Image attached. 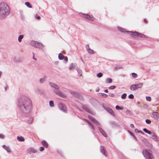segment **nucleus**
<instances>
[{
  "mask_svg": "<svg viewBox=\"0 0 159 159\" xmlns=\"http://www.w3.org/2000/svg\"><path fill=\"white\" fill-rule=\"evenodd\" d=\"M17 106L23 113H29L32 109V102L30 99L27 97L24 96L19 98Z\"/></svg>",
  "mask_w": 159,
  "mask_h": 159,
  "instance_id": "obj_1",
  "label": "nucleus"
},
{
  "mask_svg": "<svg viewBox=\"0 0 159 159\" xmlns=\"http://www.w3.org/2000/svg\"><path fill=\"white\" fill-rule=\"evenodd\" d=\"M10 9L8 4L5 2L0 3V20H3L10 14Z\"/></svg>",
  "mask_w": 159,
  "mask_h": 159,
  "instance_id": "obj_2",
  "label": "nucleus"
},
{
  "mask_svg": "<svg viewBox=\"0 0 159 159\" xmlns=\"http://www.w3.org/2000/svg\"><path fill=\"white\" fill-rule=\"evenodd\" d=\"M50 86L54 89V92L56 94L62 98L65 97V95L59 90V87L57 85L54 83L50 82Z\"/></svg>",
  "mask_w": 159,
  "mask_h": 159,
  "instance_id": "obj_3",
  "label": "nucleus"
},
{
  "mask_svg": "<svg viewBox=\"0 0 159 159\" xmlns=\"http://www.w3.org/2000/svg\"><path fill=\"white\" fill-rule=\"evenodd\" d=\"M143 154L145 159H153L152 153L147 149H144L143 150Z\"/></svg>",
  "mask_w": 159,
  "mask_h": 159,
  "instance_id": "obj_4",
  "label": "nucleus"
},
{
  "mask_svg": "<svg viewBox=\"0 0 159 159\" xmlns=\"http://www.w3.org/2000/svg\"><path fill=\"white\" fill-rule=\"evenodd\" d=\"M30 44L33 47H35L39 49H41L43 48V44L39 42L34 40L31 41Z\"/></svg>",
  "mask_w": 159,
  "mask_h": 159,
  "instance_id": "obj_5",
  "label": "nucleus"
},
{
  "mask_svg": "<svg viewBox=\"0 0 159 159\" xmlns=\"http://www.w3.org/2000/svg\"><path fill=\"white\" fill-rule=\"evenodd\" d=\"M58 107L60 110L64 112H66V108L65 105L61 103H59L58 104Z\"/></svg>",
  "mask_w": 159,
  "mask_h": 159,
  "instance_id": "obj_6",
  "label": "nucleus"
},
{
  "mask_svg": "<svg viewBox=\"0 0 159 159\" xmlns=\"http://www.w3.org/2000/svg\"><path fill=\"white\" fill-rule=\"evenodd\" d=\"M27 151L28 153L30 154H32L33 153H35L37 152V151L33 147H30L28 148L27 150Z\"/></svg>",
  "mask_w": 159,
  "mask_h": 159,
  "instance_id": "obj_7",
  "label": "nucleus"
},
{
  "mask_svg": "<svg viewBox=\"0 0 159 159\" xmlns=\"http://www.w3.org/2000/svg\"><path fill=\"white\" fill-rule=\"evenodd\" d=\"M82 108L87 112L90 113L91 114H93V112L89 108L86 106L82 105L81 107Z\"/></svg>",
  "mask_w": 159,
  "mask_h": 159,
  "instance_id": "obj_8",
  "label": "nucleus"
},
{
  "mask_svg": "<svg viewBox=\"0 0 159 159\" xmlns=\"http://www.w3.org/2000/svg\"><path fill=\"white\" fill-rule=\"evenodd\" d=\"M151 135V138L156 141H158L159 140V139L157 135L154 132H151V134H150Z\"/></svg>",
  "mask_w": 159,
  "mask_h": 159,
  "instance_id": "obj_9",
  "label": "nucleus"
},
{
  "mask_svg": "<svg viewBox=\"0 0 159 159\" xmlns=\"http://www.w3.org/2000/svg\"><path fill=\"white\" fill-rule=\"evenodd\" d=\"M71 93L73 94L75 97L78 98L80 99H83L81 95L77 92L72 91L71 92Z\"/></svg>",
  "mask_w": 159,
  "mask_h": 159,
  "instance_id": "obj_10",
  "label": "nucleus"
},
{
  "mask_svg": "<svg viewBox=\"0 0 159 159\" xmlns=\"http://www.w3.org/2000/svg\"><path fill=\"white\" fill-rule=\"evenodd\" d=\"M88 117L92 121L93 123L96 125H100V124L99 123L94 119L91 116L89 115Z\"/></svg>",
  "mask_w": 159,
  "mask_h": 159,
  "instance_id": "obj_11",
  "label": "nucleus"
},
{
  "mask_svg": "<svg viewBox=\"0 0 159 159\" xmlns=\"http://www.w3.org/2000/svg\"><path fill=\"white\" fill-rule=\"evenodd\" d=\"M100 149L101 152L106 157H107V155L106 154L107 151L105 149V147L103 146H101L100 147Z\"/></svg>",
  "mask_w": 159,
  "mask_h": 159,
  "instance_id": "obj_12",
  "label": "nucleus"
},
{
  "mask_svg": "<svg viewBox=\"0 0 159 159\" xmlns=\"http://www.w3.org/2000/svg\"><path fill=\"white\" fill-rule=\"evenodd\" d=\"M2 148L5 149L8 152H11V149L9 147L3 145L2 146Z\"/></svg>",
  "mask_w": 159,
  "mask_h": 159,
  "instance_id": "obj_13",
  "label": "nucleus"
},
{
  "mask_svg": "<svg viewBox=\"0 0 159 159\" xmlns=\"http://www.w3.org/2000/svg\"><path fill=\"white\" fill-rule=\"evenodd\" d=\"M105 109L109 113L112 114V115L115 116V114L113 111L111 109L109 108H105Z\"/></svg>",
  "mask_w": 159,
  "mask_h": 159,
  "instance_id": "obj_14",
  "label": "nucleus"
},
{
  "mask_svg": "<svg viewBox=\"0 0 159 159\" xmlns=\"http://www.w3.org/2000/svg\"><path fill=\"white\" fill-rule=\"evenodd\" d=\"M98 129L100 132L105 137H107V135L105 134L103 130L99 127H98Z\"/></svg>",
  "mask_w": 159,
  "mask_h": 159,
  "instance_id": "obj_15",
  "label": "nucleus"
},
{
  "mask_svg": "<svg viewBox=\"0 0 159 159\" xmlns=\"http://www.w3.org/2000/svg\"><path fill=\"white\" fill-rule=\"evenodd\" d=\"M47 79V77L44 76L40 79V82L41 84H43L45 81Z\"/></svg>",
  "mask_w": 159,
  "mask_h": 159,
  "instance_id": "obj_16",
  "label": "nucleus"
},
{
  "mask_svg": "<svg viewBox=\"0 0 159 159\" xmlns=\"http://www.w3.org/2000/svg\"><path fill=\"white\" fill-rule=\"evenodd\" d=\"M84 119L86 121H87L88 123H89V127H90L93 130H95L93 125L88 120L85 119L84 118Z\"/></svg>",
  "mask_w": 159,
  "mask_h": 159,
  "instance_id": "obj_17",
  "label": "nucleus"
},
{
  "mask_svg": "<svg viewBox=\"0 0 159 159\" xmlns=\"http://www.w3.org/2000/svg\"><path fill=\"white\" fill-rule=\"evenodd\" d=\"M34 93L35 94H40L41 93V91L40 89H35L34 90Z\"/></svg>",
  "mask_w": 159,
  "mask_h": 159,
  "instance_id": "obj_18",
  "label": "nucleus"
},
{
  "mask_svg": "<svg viewBox=\"0 0 159 159\" xmlns=\"http://www.w3.org/2000/svg\"><path fill=\"white\" fill-rule=\"evenodd\" d=\"M42 143L43 146L45 148H47L48 147V145L47 142L45 140L42 141Z\"/></svg>",
  "mask_w": 159,
  "mask_h": 159,
  "instance_id": "obj_19",
  "label": "nucleus"
},
{
  "mask_svg": "<svg viewBox=\"0 0 159 159\" xmlns=\"http://www.w3.org/2000/svg\"><path fill=\"white\" fill-rule=\"evenodd\" d=\"M130 89L132 91H134L137 89L135 84L132 85L130 87Z\"/></svg>",
  "mask_w": 159,
  "mask_h": 159,
  "instance_id": "obj_20",
  "label": "nucleus"
},
{
  "mask_svg": "<svg viewBox=\"0 0 159 159\" xmlns=\"http://www.w3.org/2000/svg\"><path fill=\"white\" fill-rule=\"evenodd\" d=\"M17 139L20 142H23L25 140L24 137L22 136H18L17 137Z\"/></svg>",
  "mask_w": 159,
  "mask_h": 159,
  "instance_id": "obj_21",
  "label": "nucleus"
},
{
  "mask_svg": "<svg viewBox=\"0 0 159 159\" xmlns=\"http://www.w3.org/2000/svg\"><path fill=\"white\" fill-rule=\"evenodd\" d=\"M129 32L131 33V34L132 35L136 36H139V33H138L136 31H134V32H133L129 31Z\"/></svg>",
  "mask_w": 159,
  "mask_h": 159,
  "instance_id": "obj_22",
  "label": "nucleus"
},
{
  "mask_svg": "<svg viewBox=\"0 0 159 159\" xmlns=\"http://www.w3.org/2000/svg\"><path fill=\"white\" fill-rule=\"evenodd\" d=\"M58 58L59 60H62L64 58V56L61 53H59L58 56Z\"/></svg>",
  "mask_w": 159,
  "mask_h": 159,
  "instance_id": "obj_23",
  "label": "nucleus"
},
{
  "mask_svg": "<svg viewBox=\"0 0 159 159\" xmlns=\"http://www.w3.org/2000/svg\"><path fill=\"white\" fill-rule=\"evenodd\" d=\"M135 85L137 89H138L141 88L143 85V83H140L139 84H136Z\"/></svg>",
  "mask_w": 159,
  "mask_h": 159,
  "instance_id": "obj_24",
  "label": "nucleus"
},
{
  "mask_svg": "<svg viewBox=\"0 0 159 159\" xmlns=\"http://www.w3.org/2000/svg\"><path fill=\"white\" fill-rule=\"evenodd\" d=\"M83 17L89 20H91V17L88 14H83Z\"/></svg>",
  "mask_w": 159,
  "mask_h": 159,
  "instance_id": "obj_25",
  "label": "nucleus"
},
{
  "mask_svg": "<svg viewBox=\"0 0 159 159\" xmlns=\"http://www.w3.org/2000/svg\"><path fill=\"white\" fill-rule=\"evenodd\" d=\"M23 37H24L23 35H20L18 37V41L19 42H20L21 41L22 39H23Z\"/></svg>",
  "mask_w": 159,
  "mask_h": 159,
  "instance_id": "obj_26",
  "label": "nucleus"
},
{
  "mask_svg": "<svg viewBox=\"0 0 159 159\" xmlns=\"http://www.w3.org/2000/svg\"><path fill=\"white\" fill-rule=\"evenodd\" d=\"M75 66V64H74L73 63H71L69 66V70H71L73 69Z\"/></svg>",
  "mask_w": 159,
  "mask_h": 159,
  "instance_id": "obj_27",
  "label": "nucleus"
},
{
  "mask_svg": "<svg viewBox=\"0 0 159 159\" xmlns=\"http://www.w3.org/2000/svg\"><path fill=\"white\" fill-rule=\"evenodd\" d=\"M76 70H77L78 74L80 75V76H81L82 75V71L80 69H79L78 68H76Z\"/></svg>",
  "mask_w": 159,
  "mask_h": 159,
  "instance_id": "obj_28",
  "label": "nucleus"
},
{
  "mask_svg": "<svg viewBox=\"0 0 159 159\" xmlns=\"http://www.w3.org/2000/svg\"><path fill=\"white\" fill-rule=\"evenodd\" d=\"M152 115L155 118H157L159 116L158 113L157 112H153Z\"/></svg>",
  "mask_w": 159,
  "mask_h": 159,
  "instance_id": "obj_29",
  "label": "nucleus"
},
{
  "mask_svg": "<svg viewBox=\"0 0 159 159\" xmlns=\"http://www.w3.org/2000/svg\"><path fill=\"white\" fill-rule=\"evenodd\" d=\"M87 51L88 53L91 54H93L94 53V51L91 48L88 49Z\"/></svg>",
  "mask_w": 159,
  "mask_h": 159,
  "instance_id": "obj_30",
  "label": "nucleus"
},
{
  "mask_svg": "<svg viewBox=\"0 0 159 159\" xmlns=\"http://www.w3.org/2000/svg\"><path fill=\"white\" fill-rule=\"evenodd\" d=\"M139 36L141 38H147V36L141 33H139Z\"/></svg>",
  "mask_w": 159,
  "mask_h": 159,
  "instance_id": "obj_31",
  "label": "nucleus"
},
{
  "mask_svg": "<svg viewBox=\"0 0 159 159\" xmlns=\"http://www.w3.org/2000/svg\"><path fill=\"white\" fill-rule=\"evenodd\" d=\"M25 5L27 6V7L30 8H32V6L30 5V3L29 2H25Z\"/></svg>",
  "mask_w": 159,
  "mask_h": 159,
  "instance_id": "obj_32",
  "label": "nucleus"
},
{
  "mask_svg": "<svg viewBox=\"0 0 159 159\" xmlns=\"http://www.w3.org/2000/svg\"><path fill=\"white\" fill-rule=\"evenodd\" d=\"M143 130L144 132H145V133H148V134H151V132L149 130H147L146 129L144 128L143 129Z\"/></svg>",
  "mask_w": 159,
  "mask_h": 159,
  "instance_id": "obj_33",
  "label": "nucleus"
},
{
  "mask_svg": "<svg viewBox=\"0 0 159 159\" xmlns=\"http://www.w3.org/2000/svg\"><path fill=\"white\" fill-rule=\"evenodd\" d=\"M127 96V94L126 93H124L121 96V98L122 99H125Z\"/></svg>",
  "mask_w": 159,
  "mask_h": 159,
  "instance_id": "obj_34",
  "label": "nucleus"
},
{
  "mask_svg": "<svg viewBox=\"0 0 159 159\" xmlns=\"http://www.w3.org/2000/svg\"><path fill=\"white\" fill-rule=\"evenodd\" d=\"M106 81L107 83H111L112 82V80L111 78H107Z\"/></svg>",
  "mask_w": 159,
  "mask_h": 159,
  "instance_id": "obj_35",
  "label": "nucleus"
},
{
  "mask_svg": "<svg viewBox=\"0 0 159 159\" xmlns=\"http://www.w3.org/2000/svg\"><path fill=\"white\" fill-rule=\"evenodd\" d=\"M126 113L127 115L128 116H130L131 115V111L128 110H127L126 111Z\"/></svg>",
  "mask_w": 159,
  "mask_h": 159,
  "instance_id": "obj_36",
  "label": "nucleus"
},
{
  "mask_svg": "<svg viewBox=\"0 0 159 159\" xmlns=\"http://www.w3.org/2000/svg\"><path fill=\"white\" fill-rule=\"evenodd\" d=\"M102 75H103V74H102V73H100V72L98 73L97 75V76L98 78H100V77H102Z\"/></svg>",
  "mask_w": 159,
  "mask_h": 159,
  "instance_id": "obj_37",
  "label": "nucleus"
},
{
  "mask_svg": "<svg viewBox=\"0 0 159 159\" xmlns=\"http://www.w3.org/2000/svg\"><path fill=\"white\" fill-rule=\"evenodd\" d=\"M116 110H123V108L120 107L119 106L117 105L116 106Z\"/></svg>",
  "mask_w": 159,
  "mask_h": 159,
  "instance_id": "obj_38",
  "label": "nucleus"
},
{
  "mask_svg": "<svg viewBox=\"0 0 159 159\" xmlns=\"http://www.w3.org/2000/svg\"><path fill=\"white\" fill-rule=\"evenodd\" d=\"M102 94V96L103 97V98H106L107 97L108 95H107L104 93H100Z\"/></svg>",
  "mask_w": 159,
  "mask_h": 159,
  "instance_id": "obj_39",
  "label": "nucleus"
},
{
  "mask_svg": "<svg viewBox=\"0 0 159 159\" xmlns=\"http://www.w3.org/2000/svg\"><path fill=\"white\" fill-rule=\"evenodd\" d=\"M146 100L149 102H150L151 100V98L150 97L148 96L146 97Z\"/></svg>",
  "mask_w": 159,
  "mask_h": 159,
  "instance_id": "obj_40",
  "label": "nucleus"
},
{
  "mask_svg": "<svg viewBox=\"0 0 159 159\" xmlns=\"http://www.w3.org/2000/svg\"><path fill=\"white\" fill-rule=\"evenodd\" d=\"M132 76L133 77L136 78L137 77V75L135 73H133L132 74Z\"/></svg>",
  "mask_w": 159,
  "mask_h": 159,
  "instance_id": "obj_41",
  "label": "nucleus"
},
{
  "mask_svg": "<svg viewBox=\"0 0 159 159\" xmlns=\"http://www.w3.org/2000/svg\"><path fill=\"white\" fill-rule=\"evenodd\" d=\"M128 98H129L130 99H133L134 98V96L133 94H129L128 96Z\"/></svg>",
  "mask_w": 159,
  "mask_h": 159,
  "instance_id": "obj_42",
  "label": "nucleus"
},
{
  "mask_svg": "<svg viewBox=\"0 0 159 159\" xmlns=\"http://www.w3.org/2000/svg\"><path fill=\"white\" fill-rule=\"evenodd\" d=\"M28 122L30 124H31L32 122V118H30L28 120Z\"/></svg>",
  "mask_w": 159,
  "mask_h": 159,
  "instance_id": "obj_43",
  "label": "nucleus"
},
{
  "mask_svg": "<svg viewBox=\"0 0 159 159\" xmlns=\"http://www.w3.org/2000/svg\"><path fill=\"white\" fill-rule=\"evenodd\" d=\"M54 106V102L50 100V107H53Z\"/></svg>",
  "mask_w": 159,
  "mask_h": 159,
  "instance_id": "obj_44",
  "label": "nucleus"
},
{
  "mask_svg": "<svg viewBox=\"0 0 159 159\" xmlns=\"http://www.w3.org/2000/svg\"><path fill=\"white\" fill-rule=\"evenodd\" d=\"M116 88V86H111L109 87V89H113Z\"/></svg>",
  "mask_w": 159,
  "mask_h": 159,
  "instance_id": "obj_45",
  "label": "nucleus"
},
{
  "mask_svg": "<svg viewBox=\"0 0 159 159\" xmlns=\"http://www.w3.org/2000/svg\"><path fill=\"white\" fill-rule=\"evenodd\" d=\"M146 122L148 124H150L151 123V121L150 120L147 119L145 120Z\"/></svg>",
  "mask_w": 159,
  "mask_h": 159,
  "instance_id": "obj_46",
  "label": "nucleus"
},
{
  "mask_svg": "<svg viewBox=\"0 0 159 159\" xmlns=\"http://www.w3.org/2000/svg\"><path fill=\"white\" fill-rule=\"evenodd\" d=\"M4 136L2 134H0V138L1 139H4Z\"/></svg>",
  "mask_w": 159,
  "mask_h": 159,
  "instance_id": "obj_47",
  "label": "nucleus"
},
{
  "mask_svg": "<svg viewBox=\"0 0 159 159\" xmlns=\"http://www.w3.org/2000/svg\"><path fill=\"white\" fill-rule=\"evenodd\" d=\"M64 61L67 62L68 61V58L67 57H64L63 58Z\"/></svg>",
  "mask_w": 159,
  "mask_h": 159,
  "instance_id": "obj_48",
  "label": "nucleus"
},
{
  "mask_svg": "<svg viewBox=\"0 0 159 159\" xmlns=\"http://www.w3.org/2000/svg\"><path fill=\"white\" fill-rule=\"evenodd\" d=\"M109 95L111 97H114L115 96V95L113 93H109Z\"/></svg>",
  "mask_w": 159,
  "mask_h": 159,
  "instance_id": "obj_49",
  "label": "nucleus"
},
{
  "mask_svg": "<svg viewBox=\"0 0 159 159\" xmlns=\"http://www.w3.org/2000/svg\"><path fill=\"white\" fill-rule=\"evenodd\" d=\"M44 147H40V149L39 150L40 151H42L44 150Z\"/></svg>",
  "mask_w": 159,
  "mask_h": 159,
  "instance_id": "obj_50",
  "label": "nucleus"
},
{
  "mask_svg": "<svg viewBox=\"0 0 159 159\" xmlns=\"http://www.w3.org/2000/svg\"><path fill=\"white\" fill-rule=\"evenodd\" d=\"M86 48L87 49V50H88V49H90V48L89 47V46L88 44H87L86 46Z\"/></svg>",
  "mask_w": 159,
  "mask_h": 159,
  "instance_id": "obj_51",
  "label": "nucleus"
},
{
  "mask_svg": "<svg viewBox=\"0 0 159 159\" xmlns=\"http://www.w3.org/2000/svg\"><path fill=\"white\" fill-rule=\"evenodd\" d=\"M135 132L136 133H139L140 130H138L137 129H135L134 130Z\"/></svg>",
  "mask_w": 159,
  "mask_h": 159,
  "instance_id": "obj_52",
  "label": "nucleus"
},
{
  "mask_svg": "<svg viewBox=\"0 0 159 159\" xmlns=\"http://www.w3.org/2000/svg\"><path fill=\"white\" fill-rule=\"evenodd\" d=\"M119 30H120L121 32H123L124 30V29L120 28H118Z\"/></svg>",
  "mask_w": 159,
  "mask_h": 159,
  "instance_id": "obj_53",
  "label": "nucleus"
},
{
  "mask_svg": "<svg viewBox=\"0 0 159 159\" xmlns=\"http://www.w3.org/2000/svg\"><path fill=\"white\" fill-rule=\"evenodd\" d=\"M130 126L131 128L133 129H134V126L133 124H131Z\"/></svg>",
  "mask_w": 159,
  "mask_h": 159,
  "instance_id": "obj_54",
  "label": "nucleus"
},
{
  "mask_svg": "<svg viewBox=\"0 0 159 159\" xmlns=\"http://www.w3.org/2000/svg\"><path fill=\"white\" fill-rule=\"evenodd\" d=\"M129 133L130 134L132 135V136H133V137L134 138H135V137L134 135L131 132H129Z\"/></svg>",
  "mask_w": 159,
  "mask_h": 159,
  "instance_id": "obj_55",
  "label": "nucleus"
},
{
  "mask_svg": "<svg viewBox=\"0 0 159 159\" xmlns=\"http://www.w3.org/2000/svg\"><path fill=\"white\" fill-rule=\"evenodd\" d=\"M36 18L38 19L39 20L40 19V16H36Z\"/></svg>",
  "mask_w": 159,
  "mask_h": 159,
  "instance_id": "obj_56",
  "label": "nucleus"
},
{
  "mask_svg": "<svg viewBox=\"0 0 159 159\" xmlns=\"http://www.w3.org/2000/svg\"><path fill=\"white\" fill-rule=\"evenodd\" d=\"M139 133H141V134H144V133L141 130H140L139 131Z\"/></svg>",
  "mask_w": 159,
  "mask_h": 159,
  "instance_id": "obj_57",
  "label": "nucleus"
},
{
  "mask_svg": "<svg viewBox=\"0 0 159 159\" xmlns=\"http://www.w3.org/2000/svg\"><path fill=\"white\" fill-rule=\"evenodd\" d=\"M33 59H34L35 60H36V59H35V58H34V54L33 53Z\"/></svg>",
  "mask_w": 159,
  "mask_h": 159,
  "instance_id": "obj_58",
  "label": "nucleus"
},
{
  "mask_svg": "<svg viewBox=\"0 0 159 159\" xmlns=\"http://www.w3.org/2000/svg\"><path fill=\"white\" fill-rule=\"evenodd\" d=\"M99 90V88H97V89L96 90V91L97 92H98Z\"/></svg>",
  "mask_w": 159,
  "mask_h": 159,
  "instance_id": "obj_59",
  "label": "nucleus"
},
{
  "mask_svg": "<svg viewBox=\"0 0 159 159\" xmlns=\"http://www.w3.org/2000/svg\"><path fill=\"white\" fill-rule=\"evenodd\" d=\"M104 92L105 93H108V90L107 89H105L104 91Z\"/></svg>",
  "mask_w": 159,
  "mask_h": 159,
  "instance_id": "obj_60",
  "label": "nucleus"
},
{
  "mask_svg": "<svg viewBox=\"0 0 159 159\" xmlns=\"http://www.w3.org/2000/svg\"><path fill=\"white\" fill-rule=\"evenodd\" d=\"M144 22L145 23H147V21L146 20V19H144Z\"/></svg>",
  "mask_w": 159,
  "mask_h": 159,
  "instance_id": "obj_61",
  "label": "nucleus"
},
{
  "mask_svg": "<svg viewBox=\"0 0 159 159\" xmlns=\"http://www.w3.org/2000/svg\"><path fill=\"white\" fill-rule=\"evenodd\" d=\"M2 74V72L1 71H0V78H1Z\"/></svg>",
  "mask_w": 159,
  "mask_h": 159,
  "instance_id": "obj_62",
  "label": "nucleus"
},
{
  "mask_svg": "<svg viewBox=\"0 0 159 159\" xmlns=\"http://www.w3.org/2000/svg\"><path fill=\"white\" fill-rule=\"evenodd\" d=\"M81 61H82L83 62H84V61H83V60L82 59V58H81Z\"/></svg>",
  "mask_w": 159,
  "mask_h": 159,
  "instance_id": "obj_63",
  "label": "nucleus"
},
{
  "mask_svg": "<svg viewBox=\"0 0 159 159\" xmlns=\"http://www.w3.org/2000/svg\"><path fill=\"white\" fill-rule=\"evenodd\" d=\"M5 90L6 89V87L5 88Z\"/></svg>",
  "mask_w": 159,
  "mask_h": 159,
  "instance_id": "obj_64",
  "label": "nucleus"
}]
</instances>
